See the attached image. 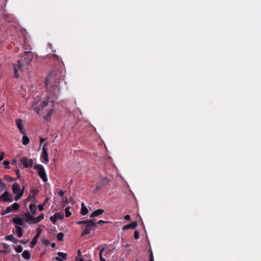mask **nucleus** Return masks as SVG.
I'll list each match as a JSON object with an SVG mask.
<instances>
[{
    "instance_id": "nucleus-24",
    "label": "nucleus",
    "mask_w": 261,
    "mask_h": 261,
    "mask_svg": "<svg viewBox=\"0 0 261 261\" xmlns=\"http://www.w3.org/2000/svg\"><path fill=\"white\" fill-rule=\"evenodd\" d=\"M12 212H13V208H12L11 206H10L9 207H7L6 210L2 212V214L3 215H5V214H8V213H12Z\"/></svg>"
},
{
    "instance_id": "nucleus-23",
    "label": "nucleus",
    "mask_w": 261,
    "mask_h": 261,
    "mask_svg": "<svg viewBox=\"0 0 261 261\" xmlns=\"http://www.w3.org/2000/svg\"><path fill=\"white\" fill-rule=\"evenodd\" d=\"M30 142L29 138L25 135H24L22 137V143L24 145H27Z\"/></svg>"
},
{
    "instance_id": "nucleus-20",
    "label": "nucleus",
    "mask_w": 261,
    "mask_h": 261,
    "mask_svg": "<svg viewBox=\"0 0 261 261\" xmlns=\"http://www.w3.org/2000/svg\"><path fill=\"white\" fill-rule=\"evenodd\" d=\"M15 227H16V232L17 236L19 238L21 237L22 236V228L18 226H16Z\"/></svg>"
},
{
    "instance_id": "nucleus-30",
    "label": "nucleus",
    "mask_w": 261,
    "mask_h": 261,
    "mask_svg": "<svg viewBox=\"0 0 261 261\" xmlns=\"http://www.w3.org/2000/svg\"><path fill=\"white\" fill-rule=\"evenodd\" d=\"M16 196H15V200H19L23 195V191H21L19 193L16 194Z\"/></svg>"
},
{
    "instance_id": "nucleus-1",
    "label": "nucleus",
    "mask_w": 261,
    "mask_h": 261,
    "mask_svg": "<svg viewBox=\"0 0 261 261\" xmlns=\"http://www.w3.org/2000/svg\"><path fill=\"white\" fill-rule=\"evenodd\" d=\"M45 85L50 95L46 99L39 101L38 106L35 107L34 109L38 114L42 115L44 119L47 120L50 118L54 111L53 97H56L59 93V82L51 75H48L46 79Z\"/></svg>"
},
{
    "instance_id": "nucleus-22",
    "label": "nucleus",
    "mask_w": 261,
    "mask_h": 261,
    "mask_svg": "<svg viewBox=\"0 0 261 261\" xmlns=\"http://www.w3.org/2000/svg\"><path fill=\"white\" fill-rule=\"evenodd\" d=\"M44 218V215L43 214H41L37 218H35V224L39 222L41 220H43Z\"/></svg>"
},
{
    "instance_id": "nucleus-40",
    "label": "nucleus",
    "mask_w": 261,
    "mask_h": 261,
    "mask_svg": "<svg viewBox=\"0 0 261 261\" xmlns=\"http://www.w3.org/2000/svg\"><path fill=\"white\" fill-rule=\"evenodd\" d=\"M150 261H154V258H153V253H152V251H151V252H150Z\"/></svg>"
},
{
    "instance_id": "nucleus-51",
    "label": "nucleus",
    "mask_w": 261,
    "mask_h": 261,
    "mask_svg": "<svg viewBox=\"0 0 261 261\" xmlns=\"http://www.w3.org/2000/svg\"><path fill=\"white\" fill-rule=\"evenodd\" d=\"M48 244V242H45V244Z\"/></svg>"
},
{
    "instance_id": "nucleus-18",
    "label": "nucleus",
    "mask_w": 261,
    "mask_h": 261,
    "mask_svg": "<svg viewBox=\"0 0 261 261\" xmlns=\"http://www.w3.org/2000/svg\"><path fill=\"white\" fill-rule=\"evenodd\" d=\"M22 257L27 260H29L31 257V254L28 250H24L22 253Z\"/></svg>"
},
{
    "instance_id": "nucleus-25",
    "label": "nucleus",
    "mask_w": 261,
    "mask_h": 261,
    "mask_svg": "<svg viewBox=\"0 0 261 261\" xmlns=\"http://www.w3.org/2000/svg\"><path fill=\"white\" fill-rule=\"evenodd\" d=\"M12 208H13V211H15L19 208V204L18 203H14L11 205Z\"/></svg>"
},
{
    "instance_id": "nucleus-53",
    "label": "nucleus",
    "mask_w": 261,
    "mask_h": 261,
    "mask_svg": "<svg viewBox=\"0 0 261 261\" xmlns=\"http://www.w3.org/2000/svg\"><path fill=\"white\" fill-rule=\"evenodd\" d=\"M48 244V242H45V244Z\"/></svg>"
},
{
    "instance_id": "nucleus-39",
    "label": "nucleus",
    "mask_w": 261,
    "mask_h": 261,
    "mask_svg": "<svg viewBox=\"0 0 261 261\" xmlns=\"http://www.w3.org/2000/svg\"><path fill=\"white\" fill-rule=\"evenodd\" d=\"M4 158V153L3 152H0V161H2Z\"/></svg>"
},
{
    "instance_id": "nucleus-17",
    "label": "nucleus",
    "mask_w": 261,
    "mask_h": 261,
    "mask_svg": "<svg viewBox=\"0 0 261 261\" xmlns=\"http://www.w3.org/2000/svg\"><path fill=\"white\" fill-rule=\"evenodd\" d=\"M81 206H82V207H81V214L82 215H87L88 213V210L87 208V207L85 206L84 202H82Z\"/></svg>"
},
{
    "instance_id": "nucleus-29",
    "label": "nucleus",
    "mask_w": 261,
    "mask_h": 261,
    "mask_svg": "<svg viewBox=\"0 0 261 261\" xmlns=\"http://www.w3.org/2000/svg\"><path fill=\"white\" fill-rule=\"evenodd\" d=\"M104 249H105V248H102L99 251V259H100V261H106L105 259L102 256V253L103 251H104Z\"/></svg>"
},
{
    "instance_id": "nucleus-21",
    "label": "nucleus",
    "mask_w": 261,
    "mask_h": 261,
    "mask_svg": "<svg viewBox=\"0 0 261 261\" xmlns=\"http://www.w3.org/2000/svg\"><path fill=\"white\" fill-rule=\"evenodd\" d=\"M30 211L33 215H35L36 213V206L35 204H31L29 205Z\"/></svg>"
},
{
    "instance_id": "nucleus-48",
    "label": "nucleus",
    "mask_w": 261,
    "mask_h": 261,
    "mask_svg": "<svg viewBox=\"0 0 261 261\" xmlns=\"http://www.w3.org/2000/svg\"><path fill=\"white\" fill-rule=\"evenodd\" d=\"M77 252H78L79 255H80L81 254L80 250H79Z\"/></svg>"
},
{
    "instance_id": "nucleus-16",
    "label": "nucleus",
    "mask_w": 261,
    "mask_h": 261,
    "mask_svg": "<svg viewBox=\"0 0 261 261\" xmlns=\"http://www.w3.org/2000/svg\"><path fill=\"white\" fill-rule=\"evenodd\" d=\"M12 221L15 224L21 226L23 225V221L19 217H14L13 218Z\"/></svg>"
},
{
    "instance_id": "nucleus-37",
    "label": "nucleus",
    "mask_w": 261,
    "mask_h": 261,
    "mask_svg": "<svg viewBox=\"0 0 261 261\" xmlns=\"http://www.w3.org/2000/svg\"><path fill=\"white\" fill-rule=\"evenodd\" d=\"M65 194V192L63 190H60L58 192V194L60 196H63Z\"/></svg>"
},
{
    "instance_id": "nucleus-12",
    "label": "nucleus",
    "mask_w": 261,
    "mask_h": 261,
    "mask_svg": "<svg viewBox=\"0 0 261 261\" xmlns=\"http://www.w3.org/2000/svg\"><path fill=\"white\" fill-rule=\"evenodd\" d=\"M12 190L14 194L19 193L21 191L19 185L17 183H14L12 186Z\"/></svg>"
},
{
    "instance_id": "nucleus-28",
    "label": "nucleus",
    "mask_w": 261,
    "mask_h": 261,
    "mask_svg": "<svg viewBox=\"0 0 261 261\" xmlns=\"http://www.w3.org/2000/svg\"><path fill=\"white\" fill-rule=\"evenodd\" d=\"M70 208V207L69 206H68L65 208V212L66 217H69L71 215V213L69 211Z\"/></svg>"
},
{
    "instance_id": "nucleus-54",
    "label": "nucleus",
    "mask_w": 261,
    "mask_h": 261,
    "mask_svg": "<svg viewBox=\"0 0 261 261\" xmlns=\"http://www.w3.org/2000/svg\"><path fill=\"white\" fill-rule=\"evenodd\" d=\"M135 261H138V260H136Z\"/></svg>"
},
{
    "instance_id": "nucleus-47",
    "label": "nucleus",
    "mask_w": 261,
    "mask_h": 261,
    "mask_svg": "<svg viewBox=\"0 0 261 261\" xmlns=\"http://www.w3.org/2000/svg\"><path fill=\"white\" fill-rule=\"evenodd\" d=\"M0 252L6 253V252H7V251H4V250H0Z\"/></svg>"
},
{
    "instance_id": "nucleus-34",
    "label": "nucleus",
    "mask_w": 261,
    "mask_h": 261,
    "mask_svg": "<svg viewBox=\"0 0 261 261\" xmlns=\"http://www.w3.org/2000/svg\"><path fill=\"white\" fill-rule=\"evenodd\" d=\"M88 222V220H85V221H80L77 222V224L79 225H82V224H86V223Z\"/></svg>"
},
{
    "instance_id": "nucleus-50",
    "label": "nucleus",
    "mask_w": 261,
    "mask_h": 261,
    "mask_svg": "<svg viewBox=\"0 0 261 261\" xmlns=\"http://www.w3.org/2000/svg\"><path fill=\"white\" fill-rule=\"evenodd\" d=\"M35 105H36V103H35V102H33V106H35Z\"/></svg>"
},
{
    "instance_id": "nucleus-10",
    "label": "nucleus",
    "mask_w": 261,
    "mask_h": 261,
    "mask_svg": "<svg viewBox=\"0 0 261 261\" xmlns=\"http://www.w3.org/2000/svg\"><path fill=\"white\" fill-rule=\"evenodd\" d=\"M11 194L8 192H5L0 196V199L3 201H11Z\"/></svg>"
},
{
    "instance_id": "nucleus-41",
    "label": "nucleus",
    "mask_w": 261,
    "mask_h": 261,
    "mask_svg": "<svg viewBox=\"0 0 261 261\" xmlns=\"http://www.w3.org/2000/svg\"><path fill=\"white\" fill-rule=\"evenodd\" d=\"M106 222H105L104 221L102 220H99L98 222H96V224H103V223H105Z\"/></svg>"
},
{
    "instance_id": "nucleus-43",
    "label": "nucleus",
    "mask_w": 261,
    "mask_h": 261,
    "mask_svg": "<svg viewBox=\"0 0 261 261\" xmlns=\"http://www.w3.org/2000/svg\"><path fill=\"white\" fill-rule=\"evenodd\" d=\"M45 139L43 138H41L40 139V143L41 144H42L45 141Z\"/></svg>"
},
{
    "instance_id": "nucleus-52",
    "label": "nucleus",
    "mask_w": 261,
    "mask_h": 261,
    "mask_svg": "<svg viewBox=\"0 0 261 261\" xmlns=\"http://www.w3.org/2000/svg\"><path fill=\"white\" fill-rule=\"evenodd\" d=\"M48 244V242H45V244Z\"/></svg>"
},
{
    "instance_id": "nucleus-7",
    "label": "nucleus",
    "mask_w": 261,
    "mask_h": 261,
    "mask_svg": "<svg viewBox=\"0 0 261 261\" xmlns=\"http://www.w3.org/2000/svg\"><path fill=\"white\" fill-rule=\"evenodd\" d=\"M63 217L64 215L62 213H58L50 217V220L55 224L57 220H62Z\"/></svg>"
},
{
    "instance_id": "nucleus-3",
    "label": "nucleus",
    "mask_w": 261,
    "mask_h": 261,
    "mask_svg": "<svg viewBox=\"0 0 261 261\" xmlns=\"http://www.w3.org/2000/svg\"><path fill=\"white\" fill-rule=\"evenodd\" d=\"M34 170H36L38 175L42 179V180L46 182L47 181L48 179L46 174L45 171L44 167L41 164H37L34 167Z\"/></svg>"
},
{
    "instance_id": "nucleus-38",
    "label": "nucleus",
    "mask_w": 261,
    "mask_h": 261,
    "mask_svg": "<svg viewBox=\"0 0 261 261\" xmlns=\"http://www.w3.org/2000/svg\"><path fill=\"white\" fill-rule=\"evenodd\" d=\"M44 204H40V205H38V209L40 211H41L43 210V207H44Z\"/></svg>"
},
{
    "instance_id": "nucleus-19",
    "label": "nucleus",
    "mask_w": 261,
    "mask_h": 261,
    "mask_svg": "<svg viewBox=\"0 0 261 261\" xmlns=\"http://www.w3.org/2000/svg\"><path fill=\"white\" fill-rule=\"evenodd\" d=\"M40 233V231H39L38 232V233L34 237V238L32 240V242H31V243L32 247H33L36 244L37 241V239H38V237L39 236Z\"/></svg>"
},
{
    "instance_id": "nucleus-49",
    "label": "nucleus",
    "mask_w": 261,
    "mask_h": 261,
    "mask_svg": "<svg viewBox=\"0 0 261 261\" xmlns=\"http://www.w3.org/2000/svg\"><path fill=\"white\" fill-rule=\"evenodd\" d=\"M19 170H18V169H17V170H16V173H17V174L19 173Z\"/></svg>"
},
{
    "instance_id": "nucleus-5",
    "label": "nucleus",
    "mask_w": 261,
    "mask_h": 261,
    "mask_svg": "<svg viewBox=\"0 0 261 261\" xmlns=\"http://www.w3.org/2000/svg\"><path fill=\"white\" fill-rule=\"evenodd\" d=\"M19 164L22 165L26 168H31L34 164V161L32 159L24 157L20 160Z\"/></svg>"
},
{
    "instance_id": "nucleus-32",
    "label": "nucleus",
    "mask_w": 261,
    "mask_h": 261,
    "mask_svg": "<svg viewBox=\"0 0 261 261\" xmlns=\"http://www.w3.org/2000/svg\"><path fill=\"white\" fill-rule=\"evenodd\" d=\"M9 164H10V162L8 161H7V160L4 161V162H3L4 165L5 166V167L6 168H8V169L9 168Z\"/></svg>"
},
{
    "instance_id": "nucleus-9",
    "label": "nucleus",
    "mask_w": 261,
    "mask_h": 261,
    "mask_svg": "<svg viewBox=\"0 0 261 261\" xmlns=\"http://www.w3.org/2000/svg\"><path fill=\"white\" fill-rule=\"evenodd\" d=\"M15 122L18 128L21 132V133L22 134H25L26 131L25 128L23 127L22 120L20 119H17Z\"/></svg>"
},
{
    "instance_id": "nucleus-14",
    "label": "nucleus",
    "mask_w": 261,
    "mask_h": 261,
    "mask_svg": "<svg viewBox=\"0 0 261 261\" xmlns=\"http://www.w3.org/2000/svg\"><path fill=\"white\" fill-rule=\"evenodd\" d=\"M104 213V210L102 209H98L95 211H94L91 215L90 217L93 218L96 216H98L99 215H101L102 213Z\"/></svg>"
},
{
    "instance_id": "nucleus-42",
    "label": "nucleus",
    "mask_w": 261,
    "mask_h": 261,
    "mask_svg": "<svg viewBox=\"0 0 261 261\" xmlns=\"http://www.w3.org/2000/svg\"><path fill=\"white\" fill-rule=\"evenodd\" d=\"M124 219H125V220H126L127 221L130 220V216L128 215H127L125 216Z\"/></svg>"
},
{
    "instance_id": "nucleus-2",
    "label": "nucleus",
    "mask_w": 261,
    "mask_h": 261,
    "mask_svg": "<svg viewBox=\"0 0 261 261\" xmlns=\"http://www.w3.org/2000/svg\"><path fill=\"white\" fill-rule=\"evenodd\" d=\"M23 55L28 57L19 59L18 60L17 64H14V73L16 78L18 77V71L23 70L24 67L29 65L33 58V53L31 51H25Z\"/></svg>"
},
{
    "instance_id": "nucleus-8",
    "label": "nucleus",
    "mask_w": 261,
    "mask_h": 261,
    "mask_svg": "<svg viewBox=\"0 0 261 261\" xmlns=\"http://www.w3.org/2000/svg\"><path fill=\"white\" fill-rule=\"evenodd\" d=\"M24 219L29 224H35V218L29 212L25 214Z\"/></svg>"
},
{
    "instance_id": "nucleus-33",
    "label": "nucleus",
    "mask_w": 261,
    "mask_h": 261,
    "mask_svg": "<svg viewBox=\"0 0 261 261\" xmlns=\"http://www.w3.org/2000/svg\"><path fill=\"white\" fill-rule=\"evenodd\" d=\"M139 233L137 231L134 232V237L135 239H138L139 238Z\"/></svg>"
},
{
    "instance_id": "nucleus-46",
    "label": "nucleus",
    "mask_w": 261,
    "mask_h": 261,
    "mask_svg": "<svg viewBox=\"0 0 261 261\" xmlns=\"http://www.w3.org/2000/svg\"><path fill=\"white\" fill-rule=\"evenodd\" d=\"M16 160H13V161H12V164H13V165H14V164H16Z\"/></svg>"
},
{
    "instance_id": "nucleus-27",
    "label": "nucleus",
    "mask_w": 261,
    "mask_h": 261,
    "mask_svg": "<svg viewBox=\"0 0 261 261\" xmlns=\"http://www.w3.org/2000/svg\"><path fill=\"white\" fill-rule=\"evenodd\" d=\"M64 238V234L62 232H59L57 234V239L58 241H61L63 240Z\"/></svg>"
},
{
    "instance_id": "nucleus-35",
    "label": "nucleus",
    "mask_w": 261,
    "mask_h": 261,
    "mask_svg": "<svg viewBox=\"0 0 261 261\" xmlns=\"http://www.w3.org/2000/svg\"><path fill=\"white\" fill-rule=\"evenodd\" d=\"M2 245H3V246L5 249H9L10 248V246L6 243H3L2 244Z\"/></svg>"
},
{
    "instance_id": "nucleus-13",
    "label": "nucleus",
    "mask_w": 261,
    "mask_h": 261,
    "mask_svg": "<svg viewBox=\"0 0 261 261\" xmlns=\"http://www.w3.org/2000/svg\"><path fill=\"white\" fill-rule=\"evenodd\" d=\"M137 226V222H134L132 223L126 225L123 227V230L128 229H134Z\"/></svg>"
},
{
    "instance_id": "nucleus-44",
    "label": "nucleus",
    "mask_w": 261,
    "mask_h": 261,
    "mask_svg": "<svg viewBox=\"0 0 261 261\" xmlns=\"http://www.w3.org/2000/svg\"><path fill=\"white\" fill-rule=\"evenodd\" d=\"M75 261H84L83 258H79L77 257L75 258Z\"/></svg>"
},
{
    "instance_id": "nucleus-36",
    "label": "nucleus",
    "mask_w": 261,
    "mask_h": 261,
    "mask_svg": "<svg viewBox=\"0 0 261 261\" xmlns=\"http://www.w3.org/2000/svg\"><path fill=\"white\" fill-rule=\"evenodd\" d=\"M5 111L4 104L3 103L0 106V113L2 114Z\"/></svg>"
},
{
    "instance_id": "nucleus-45",
    "label": "nucleus",
    "mask_w": 261,
    "mask_h": 261,
    "mask_svg": "<svg viewBox=\"0 0 261 261\" xmlns=\"http://www.w3.org/2000/svg\"><path fill=\"white\" fill-rule=\"evenodd\" d=\"M51 247H55V246H56V244H55V243H53L51 244Z\"/></svg>"
},
{
    "instance_id": "nucleus-4",
    "label": "nucleus",
    "mask_w": 261,
    "mask_h": 261,
    "mask_svg": "<svg viewBox=\"0 0 261 261\" xmlns=\"http://www.w3.org/2000/svg\"><path fill=\"white\" fill-rule=\"evenodd\" d=\"M96 226V222L94 219L88 220L86 223L85 228L81 234L82 236L89 234L91 231Z\"/></svg>"
},
{
    "instance_id": "nucleus-11",
    "label": "nucleus",
    "mask_w": 261,
    "mask_h": 261,
    "mask_svg": "<svg viewBox=\"0 0 261 261\" xmlns=\"http://www.w3.org/2000/svg\"><path fill=\"white\" fill-rule=\"evenodd\" d=\"M58 256L56 257V260L57 261H63L64 259H66L67 254L66 253L59 252L57 253Z\"/></svg>"
},
{
    "instance_id": "nucleus-26",
    "label": "nucleus",
    "mask_w": 261,
    "mask_h": 261,
    "mask_svg": "<svg viewBox=\"0 0 261 261\" xmlns=\"http://www.w3.org/2000/svg\"><path fill=\"white\" fill-rule=\"evenodd\" d=\"M6 188V184L0 179V192L4 190Z\"/></svg>"
},
{
    "instance_id": "nucleus-31",
    "label": "nucleus",
    "mask_w": 261,
    "mask_h": 261,
    "mask_svg": "<svg viewBox=\"0 0 261 261\" xmlns=\"http://www.w3.org/2000/svg\"><path fill=\"white\" fill-rule=\"evenodd\" d=\"M14 247L15 251L17 253H20L22 251V247L21 246H14Z\"/></svg>"
},
{
    "instance_id": "nucleus-6",
    "label": "nucleus",
    "mask_w": 261,
    "mask_h": 261,
    "mask_svg": "<svg viewBox=\"0 0 261 261\" xmlns=\"http://www.w3.org/2000/svg\"><path fill=\"white\" fill-rule=\"evenodd\" d=\"M46 143H45L42 147V151L41 154V159L43 160L42 162L44 164H47L49 160L48 157V153L47 152V148L46 147Z\"/></svg>"
},
{
    "instance_id": "nucleus-15",
    "label": "nucleus",
    "mask_w": 261,
    "mask_h": 261,
    "mask_svg": "<svg viewBox=\"0 0 261 261\" xmlns=\"http://www.w3.org/2000/svg\"><path fill=\"white\" fill-rule=\"evenodd\" d=\"M5 240L12 242L15 244H17L18 242V240L15 238L12 234L7 236L5 237Z\"/></svg>"
}]
</instances>
